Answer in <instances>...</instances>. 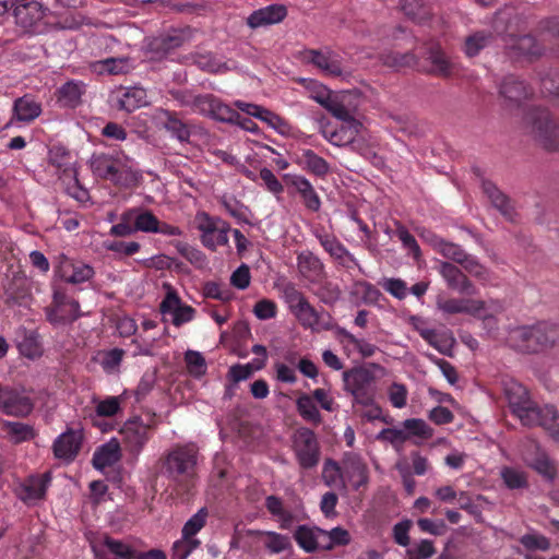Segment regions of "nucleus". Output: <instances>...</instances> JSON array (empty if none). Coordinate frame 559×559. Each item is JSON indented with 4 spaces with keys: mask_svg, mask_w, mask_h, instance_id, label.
Listing matches in <instances>:
<instances>
[{
    "mask_svg": "<svg viewBox=\"0 0 559 559\" xmlns=\"http://www.w3.org/2000/svg\"><path fill=\"white\" fill-rule=\"evenodd\" d=\"M138 212V209H132L121 215V222L114 225L110 228V234L116 237H126L130 236L136 231L134 225L132 226L130 222L133 219L134 214Z\"/></svg>",
    "mask_w": 559,
    "mask_h": 559,
    "instance_id": "nucleus-59",
    "label": "nucleus"
},
{
    "mask_svg": "<svg viewBox=\"0 0 559 559\" xmlns=\"http://www.w3.org/2000/svg\"><path fill=\"white\" fill-rule=\"evenodd\" d=\"M206 516V510L201 509L191 519H189L183 525L182 538L189 539V537H193L205 525Z\"/></svg>",
    "mask_w": 559,
    "mask_h": 559,
    "instance_id": "nucleus-60",
    "label": "nucleus"
},
{
    "mask_svg": "<svg viewBox=\"0 0 559 559\" xmlns=\"http://www.w3.org/2000/svg\"><path fill=\"white\" fill-rule=\"evenodd\" d=\"M150 429L151 426L145 425L140 417L128 419L123 424L120 433L126 447L131 453L138 454L141 452L150 439Z\"/></svg>",
    "mask_w": 559,
    "mask_h": 559,
    "instance_id": "nucleus-14",
    "label": "nucleus"
},
{
    "mask_svg": "<svg viewBox=\"0 0 559 559\" xmlns=\"http://www.w3.org/2000/svg\"><path fill=\"white\" fill-rule=\"evenodd\" d=\"M164 128L168 132H170L178 141L189 142V139L191 136L189 126L185 123L181 119H179L176 112L164 110Z\"/></svg>",
    "mask_w": 559,
    "mask_h": 559,
    "instance_id": "nucleus-40",
    "label": "nucleus"
},
{
    "mask_svg": "<svg viewBox=\"0 0 559 559\" xmlns=\"http://www.w3.org/2000/svg\"><path fill=\"white\" fill-rule=\"evenodd\" d=\"M528 405L520 408L514 415L520 419L522 425L526 427H536L540 424V416L544 407H539L534 401L527 403Z\"/></svg>",
    "mask_w": 559,
    "mask_h": 559,
    "instance_id": "nucleus-48",
    "label": "nucleus"
},
{
    "mask_svg": "<svg viewBox=\"0 0 559 559\" xmlns=\"http://www.w3.org/2000/svg\"><path fill=\"white\" fill-rule=\"evenodd\" d=\"M420 336L433 346L439 353L445 356H453L452 349L455 340L447 333H438L432 329H424L419 331Z\"/></svg>",
    "mask_w": 559,
    "mask_h": 559,
    "instance_id": "nucleus-33",
    "label": "nucleus"
},
{
    "mask_svg": "<svg viewBox=\"0 0 559 559\" xmlns=\"http://www.w3.org/2000/svg\"><path fill=\"white\" fill-rule=\"evenodd\" d=\"M90 67L91 70L98 75L127 74L133 69L130 57H107L92 62Z\"/></svg>",
    "mask_w": 559,
    "mask_h": 559,
    "instance_id": "nucleus-24",
    "label": "nucleus"
},
{
    "mask_svg": "<svg viewBox=\"0 0 559 559\" xmlns=\"http://www.w3.org/2000/svg\"><path fill=\"white\" fill-rule=\"evenodd\" d=\"M438 308L449 314H455V313L476 314L480 310L485 309V301L450 298V299H445V300H439Z\"/></svg>",
    "mask_w": 559,
    "mask_h": 559,
    "instance_id": "nucleus-29",
    "label": "nucleus"
},
{
    "mask_svg": "<svg viewBox=\"0 0 559 559\" xmlns=\"http://www.w3.org/2000/svg\"><path fill=\"white\" fill-rule=\"evenodd\" d=\"M283 180L287 186H292L296 189V191L302 198L304 204L308 210L312 212H318L320 210V198L307 178L298 175L287 174L283 176Z\"/></svg>",
    "mask_w": 559,
    "mask_h": 559,
    "instance_id": "nucleus-21",
    "label": "nucleus"
},
{
    "mask_svg": "<svg viewBox=\"0 0 559 559\" xmlns=\"http://www.w3.org/2000/svg\"><path fill=\"white\" fill-rule=\"evenodd\" d=\"M84 440L83 430L69 428L52 444L55 457L71 463L79 455Z\"/></svg>",
    "mask_w": 559,
    "mask_h": 559,
    "instance_id": "nucleus-10",
    "label": "nucleus"
},
{
    "mask_svg": "<svg viewBox=\"0 0 559 559\" xmlns=\"http://www.w3.org/2000/svg\"><path fill=\"white\" fill-rule=\"evenodd\" d=\"M322 479L329 487L333 486L337 479L341 480L342 488H346L342 466L333 459H326L323 464Z\"/></svg>",
    "mask_w": 559,
    "mask_h": 559,
    "instance_id": "nucleus-51",
    "label": "nucleus"
},
{
    "mask_svg": "<svg viewBox=\"0 0 559 559\" xmlns=\"http://www.w3.org/2000/svg\"><path fill=\"white\" fill-rule=\"evenodd\" d=\"M32 400L11 388L0 385V412L16 417H26L32 413Z\"/></svg>",
    "mask_w": 559,
    "mask_h": 559,
    "instance_id": "nucleus-13",
    "label": "nucleus"
},
{
    "mask_svg": "<svg viewBox=\"0 0 559 559\" xmlns=\"http://www.w3.org/2000/svg\"><path fill=\"white\" fill-rule=\"evenodd\" d=\"M536 143L549 153L559 152V122L545 107H532L524 117Z\"/></svg>",
    "mask_w": 559,
    "mask_h": 559,
    "instance_id": "nucleus-3",
    "label": "nucleus"
},
{
    "mask_svg": "<svg viewBox=\"0 0 559 559\" xmlns=\"http://www.w3.org/2000/svg\"><path fill=\"white\" fill-rule=\"evenodd\" d=\"M320 243L322 247L331 254V257L341 261L343 265H346L345 258L349 261L355 262L354 257L345 249V247L337 241L334 236L331 235H320L318 236Z\"/></svg>",
    "mask_w": 559,
    "mask_h": 559,
    "instance_id": "nucleus-43",
    "label": "nucleus"
},
{
    "mask_svg": "<svg viewBox=\"0 0 559 559\" xmlns=\"http://www.w3.org/2000/svg\"><path fill=\"white\" fill-rule=\"evenodd\" d=\"M361 126H354V123H342V126L332 131L328 132L325 129H322V135L333 145L335 146H346L355 145L356 141L358 140L356 136L359 133Z\"/></svg>",
    "mask_w": 559,
    "mask_h": 559,
    "instance_id": "nucleus-28",
    "label": "nucleus"
},
{
    "mask_svg": "<svg viewBox=\"0 0 559 559\" xmlns=\"http://www.w3.org/2000/svg\"><path fill=\"white\" fill-rule=\"evenodd\" d=\"M187 368L194 377H202L206 373V362L201 353L187 350L185 354Z\"/></svg>",
    "mask_w": 559,
    "mask_h": 559,
    "instance_id": "nucleus-55",
    "label": "nucleus"
},
{
    "mask_svg": "<svg viewBox=\"0 0 559 559\" xmlns=\"http://www.w3.org/2000/svg\"><path fill=\"white\" fill-rule=\"evenodd\" d=\"M493 39L491 32L479 31L465 39V53L468 57H475L481 49L487 47Z\"/></svg>",
    "mask_w": 559,
    "mask_h": 559,
    "instance_id": "nucleus-46",
    "label": "nucleus"
},
{
    "mask_svg": "<svg viewBox=\"0 0 559 559\" xmlns=\"http://www.w3.org/2000/svg\"><path fill=\"white\" fill-rule=\"evenodd\" d=\"M200 449L194 442L174 444L159 459L168 479L189 490L197 477Z\"/></svg>",
    "mask_w": 559,
    "mask_h": 559,
    "instance_id": "nucleus-1",
    "label": "nucleus"
},
{
    "mask_svg": "<svg viewBox=\"0 0 559 559\" xmlns=\"http://www.w3.org/2000/svg\"><path fill=\"white\" fill-rule=\"evenodd\" d=\"M353 294H361L365 304H377L382 296L381 292L374 285L366 281L355 282Z\"/></svg>",
    "mask_w": 559,
    "mask_h": 559,
    "instance_id": "nucleus-58",
    "label": "nucleus"
},
{
    "mask_svg": "<svg viewBox=\"0 0 559 559\" xmlns=\"http://www.w3.org/2000/svg\"><path fill=\"white\" fill-rule=\"evenodd\" d=\"M265 535L267 537L265 547L271 552L278 554L292 548V543L288 536L275 532H265Z\"/></svg>",
    "mask_w": 559,
    "mask_h": 559,
    "instance_id": "nucleus-62",
    "label": "nucleus"
},
{
    "mask_svg": "<svg viewBox=\"0 0 559 559\" xmlns=\"http://www.w3.org/2000/svg\"><path fill=\"white\" fill-rule=\"evenodd\" d=\"M404 428L407 430L408 438L416 436L423 439H430L433 436V429L419 418H409L404 420Z\"/></svg>",
    "mask_w": 559,
    "mask_h": 559,
    "instance_id": "nucleus-54",
    "label": "nucleus"
},
{
    "mask_svg": "<svg viewBox=\"0 0 559 559\" xmlns=\"http://www.w3.org/2000/svg\"><path fill=\"white\" fill-rule=\"evenodd\" d=\"M95 559H131L134 549L131 545L105 534L102 538L91 542Z\"/></svg>",
    "mask_w": 559,
    "mask_h": 559,
    "instance_id": "nucleus-9",
    "label": "nucleus"
},
{
    "mask_svg": "<svg viewBox=\"0 0 559 559\" xmlns=\"http://www.w3.org/2000/svg\"><path fill=\"white\" fill-rule=\"evenodd\" d=\"M298 164L302 165L304 169L319 178H324L330 173L329 163L312 150H305Z\"/></svg>",
    "mask_w": 559,
    "mask_h": 559,
    "instance_id": "nucleus-36",
    "label": "nucleus"
},
{
    "mask_svg": "<svg viewBox=\"0 0 559 559\" xmlns=\"http://www.w3.org/2000/svg\"><path fill=\"white\" fill-rule=\"evenodd\" d=\"M501 478L507 488L511 490L528 487L526 474L513 467H503L501 469Z\"/></svg>",
    "mask_w": 559,
    "mask_h": 559,
    "instance_id": "nucleus-52",
    "label": "nucleus"
},
{
    "mask_svg": "<svg viewBox=\"0 0 559 559\" xmlns=\"http://www.w3.org/2000/svg\"><path fill=\"white\" fill-rule=\"evenodd\" d=\"M287 15V9L284 4H270L265 8L253 11L247 19V24L251 28H258L282 22Z\"/></svg>",
    "mask_w": 559,
    "mask_h": 559,
    "instance_id": "nucleus-22",
    "label": "nucleus"
},
{
    "mask_svg": "<svg viewBox=\"0 0 559 559\" xmlns=\"http://www.w3.org/2000/svg\"><path fill=\"white\" fill-rule=\"evenodd\" d=\"M260 120L266 122L271 128L276 130L282 135H288L292 131V126L284 118L269 109H265Z\"/></svg>",
    "mask_w": 559,
    "mask_h": 559,
    "instance_id": "nucleus-63",
    "label": "nucleus"
},
{
    "mask_svg": "<svg viewBox=\"0 0 559 559\" xmlns=\"http://www.w3.org/2000/svg\"><path fill=\"white\" fill-rule=\"evenodd\" d=\"M145 105H147L145 90L142 87H131L117 99L116 107L120 110L132 112Z\"/></svg>",
    "mask_w": 559,
    "mask_h": 559,
    "instance_id": "nucleus-34",
    "label": "nucleus"
},
{
    "mask_svg": "<svg viewBox=\"0 0 559 559\" xmlns=\"http://www.w3.org/2000/svg\"><path fill=\"white\" fill-rule=\"evenodd\" d=\"M120 443L116 438L102 444L94 452L92 464L97 471H104L106 467L112 466L121 460Z\"/></svg>",
    "mask_w": 559,
    "mask_h": 559,
    "instance_id": "nucleus-23",
    "label": "nucleus"
},
{
    "mask_svg": "<svg viewBox=\"0 0 559 559\" xmlns=\"http://www.w3.org/2000/svg\"><path fill=\"white\" fill-rule=\"evenodd\" d=\"M53 302L56 305V308L51 310L49 313H56L59 310H64V308H71L72 314H70L68 318L79 319L81 317L79 301L73 298H69L66 294L55 293Z\"/></svg>",
    "mask_w": 559,
    "mask_h": 559,
    "instance_id": "nucleus-56",
    "label": "nucleus"
},
{
    "mask_svg": "<svg viewBox=\"0 0 559 559\" xmlns=\"http://www.w3.org/2000/svg\"><path fill=\"white\" fill-rule=\"evenodd\" d=\"M189 38L185 29H170L167 33L154 37L147 45V52L151 59L160 60L170 52L181 47Z\"/></svg>",
    "mask_w": 559,
    "mask_h": 559,
    "instance_id": "nucleus-8",
    "label": "nucleus"
},
{
    "mask_svg": "<svg viewBox=\"0 0 559 559\" xmlns=\"http://www.w3.org/2000/svg\"><path fill=\"white\" fill-rule=\"evenodd\" d=\"M294 450L301 468L310 469L319 463L320 447L311 429L302 427L296 431Z\"/></svg>",
    "mask_w": 559,
    "mask_h": 559,
    "instance_id": "nucleus-4",
    "label": "nucleus"
},
{
    "mask_svg": "<svg viewBox=\"0 0 559 559\" xmlns=\"http://www.w3.org/2000/svg\"><path fill=\"white\" fill-rule=\"evenodd\" d=\"M380 61L383 66L396 71L418 66L419 59L413 52L385 51L380 55Z\"/></svg>",
    "mask_w": 559,
    "mask_h": 559,
    "instance_id": "nucleus-31",
    "label": "nucleus"
},
{
    "mask_svg": "<svg viewBox=\"0 0 559 559\" xmlns=\"http://www.w3.org/2000/svg\"><path fill=\"white\" fill-rule=\"evenodd\" d=\"M194 66L205 72L218 73L222 70H228L225 62L219 61L212 52H195L191 55Z\"/></svg>",
    "mask_w": 559,
    "mask_h": 559,
    "instance_id": "nucleus-42",
    "label": "nucleus"
},
{
    "mask_svg": "<svg viewBox=\"0 0 559 559\" xmlns=\"http://www.w3.org/2000/svg\"><path fill=\"white\" fill-rule=\"evenodd\" d=\"M294 538L297 544L307 552H313L319 548L314 531L307 525L297 526Z\"/></svg>",
    "mask_w": 559,
    "mask_h": 559,
    "instance_id": "nucleus-50",
    "label": "nucleus"
},
{
    "mask_svg": "<svg viewBox=\"0 0 559 559\" xmlns=\"http://www.w3.org/2000/svg\"><path fill=\"white\" fill-rule=\"evenodd\" d=\"M488 503L487 499L478 495L475 499H472L465 492H461L459 497V504L462 510L468 512L478 523H483V510L484 504Z\"/></svg>",
    "mask_w": 559,
    "mask_h": 559,
    "instance_id": "nucleus-45",
    "label": "nucleus"
},
{
    "mask_svg": "<svg viewBox=\"0 0 559 559\" xmlns=\"http://www.w3.org/2000/svg\"><path fill=\"white\" fill-rule=\"evenodd\" d=\"M193 106L201 114L225 123L233 122L239 117L238 111L234 110L212 94L195 96L193 98Z\"/></svg>",
    "mask_w": 559,
    "mask_h": 559,
    "instance_id": "nucleus-6",
    "label": "nucleus"
},
{
    "mask_svg": "<svg viewBox=\"0 0 559 559\" xmlns=\"http://www.w3.org/2000/svg\"><path fill=\"white\" fill-rule=\"evenodd\" d=\"M538 426L547 430L551 436H559V413L554 406H545Z\"/></svg>",
    "mask_w": 559,
    "mask_h": 559,
    "instance_id": "nucleus-57",
    "label": "nucleus"
},
{
    "mask_svg": "<svg viewBox=\"0 0 559 559\" xmlns=\"http://www.w3.org/2000/svg\"><path fill=\"white\" fill-rule=\"evenodd\" d=\"M133 221L136 231L156 233L157 227H159L158 218L151 211H141L138 209V212L133 216Z\"/></svg>",
    "mask_w": 559,
    "mask_h": 559,
    "instance_id": "nucleus-53",
    "label": "nucleus"
},
{
    "mask_svg": "<svg viewBox=\"0 0 559 559\" xmlns=\"http://www.w3.org/2000/svg\"><path fill=\"white\" fill-rule=\"evenodd\" d=\"M82 93L81 84L69 81L58 90V102L66 107L74 108L81 103Z\"/></svg>",
    "mask_w": 559,
    "mask_h": 559,
    "instance_id": "nucleus-44",
    "label": "nucleus"
},
{
    "mask_svg": "<svg viewBox=\"0 0 559 559\" xmlns=\"http://www.w3.org/2000/svg\"><path fill=\"white\" fill-rule=\"evenodd\" d=\"M439 272L450 289L456 290L460 294H476L474 284L455 264L443 261L440 263Z\"/></svg>",
    "mask_w": 559,
    "mask_h": 559,
    "instance_id": "nucleus-18",
    "label": "nucleus"
},
{
    "mask_svg": "<svg viewBox=\"0 0 559 559\" xmlns=\"http://www.w3.org/2000/svg\"><path fill=\"white\" fill-rule=\"evenodd\" d=\"M384 368L379 364L370 362L368 366L354 367L344 371L345 390H362L373 388L378 376L383 374Z\"/></svg>",
    "mask_w": 559,
    "mask_h": 559,
    "instance_id": "nucleus-7",
    "label": "nucleus"
},
{
    "mask_svg": "<svg viewBox=\"0 0 559 559\" xmlns=\"http://www.w3.org/2000/svg\"><path fill=\"white\" fill-rule=\"evenodd\" d=\"M3 431L10 437L13 443H21L32 440L35 437L34 428L20 421H4L2 424Z\"/></svg>",
    "mask_w": 559,
    "mask_h": 559,
    "instance_id": "nucleus-41",
    "label": "nucleus"
},
{
    "mask_svg": "<svg viewBox=\"0 0 559 559\" xmlns=\"http://www.w3.org/2000/svg\"><path fill=\"white\" fill-rule=\"evenodd\" d=\"M401 7L405 15L417 23L429 20L432 14L427 0H401Z\"/></svg>",
    "mask_w": 559,
    "mask_h": 559,
    "instance_id": "nucleus-37",
    "label": "nucleus"
},
{
    "mask_svg": "<svg viewBox=\"0 0 559 559\" xmlns=\"http://www.w3.org/2000/svg\"><path fill=\"white\" fill-rule=\"evenodd\" d=\"M504 393L513 414L532 401L527 389L515 381L506 384Z\"/></svg>",
    "mask_w": 559,
    "mask_h": 559,
    "instance_id": "nucleus-35",
    "label": "nucleus"
},
{
    "mask_svg": "<svg viewBox=\"0 0 559 559\" xmlns=\"http://www.w3.org/2000/svg\"><path fill=\"white\" fill-rule=\"evenodd\" d=\"M342 472L343 475L346 474V476L353 480V488L355 490L368 484V467L360 455L356 453L347 452L344 454L342 459Z\"/></svg>",
    "mask_w": 559,
    "mask_h": 559,
    "instance_id": "nucleus-17",
    "label": "nucleus"
},
{
    "mask_svg": "<svg viewBox=\"0 0 559 559\" xmlns=\"http://www.w3.org/2000/svg\"><path fill=\"white\" fill-rule=\"evenodd\" d=\"M349 96L350 94L346 92L334 95L325 109L344 123L361 126V122L354 117L355 107L352 108L347 102Z\"/></svg>",
    "mask_w": 559,
    "mask_h": 559,
    "instance_id": "nucleus-26",
    "label": "nucleus"
},
{
    "mask_svg": "<svg viewBox=\"0 0 559 559\" xmlns=\"http://www.w3.org/2000/svg\"><path fill=\"white\" fill-rule=\"evenodd\" d=\"M13 15L16 23L21 26L32 27L35 23L44 17L45 12L40 2L32 0V2L17 4L13 9Z\"/></svg>",
    "mask_w": 559,
    "mask_h": 559,
    "instance_id": "nucleus-27",
    "label": "nucleus"
},
{
    "mask_svg": "<svg viewBox=\"0 0 559 559\" xmlns=\"http://www.w3.org/2000/svg\"><path fill=\"white\" fill-rule=\"evenodd\" d=\"M288 297L290 301H296L294 311L301 325L314 330L316 325L321 324L322 314L309 304L302 293L292 287Z\"/></svg>",
    "mask_w": 559,
    "mask_h": 559,
    "instance_id": "nucleus-19",
    "label": "nucleus"
},
{
    "mask_svg": "<svg viewBox=\"0 0 559 559\" xmlns=\"http://www.w3.org/2000/svg\"><path fill=\"white\" fill-rule=\"evenodd\" d=\"M527 27L526 17L513 7L506 5L498 10L492 19V28L499 36L515 38L518 34Z\"/></svg>",
    "mask_w": 559,
    "mask_h": 559,
    "instance_id": "nucleus-5",
    "label": "nucleus"
},
{
    "mask_svg": "<svg viewBox=\"0 0 559 559\" xmlns=\"http://www.w3.org/2000/svg\"><path fill=\"white\" fill-rule=\"evenodd\" d=\"M58 275L67 283L80 284L94 276V269L82 262H74L66 255H60L57 269Z\"/></svg>",
    "mask_w": 559,
    "mask_h": 559,
    "instance_id": "nucleus-15",
    "label": "nucleus"
},
{
    "mask_svg": "<svg viewBox=\"0 0 559 559\" xmlns=\"http://www.w3.org/2000/svg\"><path fill=\"white\" fill-rule=\"evenodd\" d=\"M467 273L478 280L486 281L489 277L488 270L478 262L474 257L467 254L460 264Z\"/></svg>",
    "mask_w": 559,
    "mask_h": 559,
    "instance_id": "nucleus-64",
    "label": "nucleus"
},
{
    "mask_svg": "<svg viewBox=\"0 0 559 559\" xmlns=\"http://www.w3.org/2000/svg\"><path fill=\"white\" fill-rule=\"evenodd\" d=\"M511 40L512 44H508L507 48L516 56L525 57L531 61L539 59L545 52L543 45L530 34L515 36V38Z\"/></svg>",
    "mask_w": 559,
    "mask_h": 559,
    "instance_id": "nucleus-25",
    "label": "nucleus"
},
{
    "mask_svg": "<svg viewBox=\"0 0 559 559\" xmlns=\"http://www.w3.org/2000/svg\"><path fill=\"white\" fill-rule=\"evenodd\" d=\"M520 543L530 551H547L550 548V540L540 534H525L520 538Z\"/></svg>",
    "mask_w": 559,
    "mask_h": 559,
    "instance_id": "nucleus-61",
    "label": "nucleus"
},
{
    "mask_svg": "<svg viewBox=\"0 0 559 559\" xmlns=\"http://www.w3.org/2000/svg\"><path fill=\"white\" fill-rule=\"evenodd\" d=\"M296 404L298 413L304 419L311 421L314 425H319L321 423V414L309 395L302 394L297 399Z\"/></svg>",
    "mask_w": 559,
    "mask_h": 559,
    "instance_id": "nucleus-49",
    "label": "nucleus"
},
{
    "mask_svg": "<svg viewBox=\"0 0 559 559\" xmlns=\"http://www.w3.org/2000/svg\"><path fill=\"white\" fill-rule=\"evenodd\" d=\"M423 58L430 63V68L425 70L427 74L442 79L452 76L454 64L438 43H427L424 46Z\"/></svg>",
    "mask_w": 559,
    "mask_h": 559,
    "instance_id": "nucleus-12",
    "label": "nucleus"
},
{
    "mask_svg": "<svg viewBox=\"0 0 559 559\" xmlns=\"http://www.w3.org/2000/svg\"><path fill=\"white\" fill-rule=\"evenodd\" d=\"M306 55L310 63L329 75L343 76L346 73L343 69L340 56L331 49H326L325 51L309 49L306 50Z\"/></svg>",
    "mask_w": 559,
    "mask_h": 559,
    "instance_id": "nucleus-16",
    "label": "nucleus"
},
{
    "mask_svg": "<svg viewBox=\"0 0 559 559\" xmlns=\"http://www.w3.org/2000/svg\"><path fill=\"white\" fill-rule=\"evenodd\" d=\"M483 189L492 206L497 209L507 221L511 223L518 222L519 214L507 194L499 190L491 181H484Z\"/></svg>",
    "mask_w": 559,
    "mask_h": 559,
    "instance_id": "nucleus-20",
    "label": "nucleus"
},
{
    "mask_svg": "<svg viewBox=\"0 0 559 559\" xmlns=\"http://www.w3.org/2000/svg\"><path fill=\"white\" fill-rule=\"evenodd\" d=\"M41 114V106L29 95H24L14 100L13 116L22 122H31Z\"/></svg>",
    "mask_w": 559,
    "mask_h": 559,
    "instance_id": "nucleus-30",
    "label": "nucleus"
},
{
    "mask_svg": "<svg viewBox=\"0 0 559 559\" xmlns=\"http://www.w3.org/2000/svg\"><path fill=\"white\" fill-rule=\"evenodd\" d=\"M51 481L50 472L44 473L40 477H31L28 483L25 485L24 490L26 492V499H41L44 498L47 487Z\"/></svg>",
    "mask_w": 559,
    "mask_h": 559,
    "instance_id": "nucleus-47",
    "label": "nucleus"
},
{
    "mask_svg": "<svg viewBox=\"0 0 559 559\" xmlns=\"http://www.w3.org/2000/svg\"><path fill=\"white\" fill-rule=\"evenodd\" d=\"M90 164L93 174L102 179H114V177L119 173L115 160L106 154H94L91 157Z\"/></svg>",
    "mask_w": 559,
    "mask_h": 559,
    "instance_id": "nucleus-38",
    "label": "nucleus"
},
{
    "mask_svg": "<svg viewBox=\"0 0 559 559\" xmlns=\"http://www.w3.org/2000/svg\"><path fill=\"white\" fill-rule=\"evenodd\" d=\"M198 223V229L202 233L201 242L204 247L212 251L216 250V243L214 242V234L217 230V223L219 219H214L207 213L201 212L195 216Z\"/></svg>",
    "mask_w": 559,
    "mask_h": 559,
    "instance_id": "nucleus-32",
    "label": "nucleus"
},
{
    "mask_svg": "<svg viewBox=\"0 0 559 559\" xmlns=\"http://www.w3.org/2000/svg\"><path fill=\"white\" fill-rule=\"evenodd\" d=\"M300 274L306 278L319 277L323 272V264L311 251H304L297 258Z\"/></svg>",
    "mask_w": 559,
    "mask_h": 559,
    "instance_id": "nucleus-39",
    "label": "nucleus"
},
{
    "mask_svg": "<svg viewBox=\"0 0 559 559\" xmlns=\"http://www.w3.org/2000/svg\"><path fill=\"white\" fill-rule=\"evenodd\" d=\"M508 343L522 354H538L559 345V325L551 322H538L510 331Z\"/></svg>",
    "mask_w": 559,
    "mask_h": 559,
    "instance_id": "nucleus-2",
    "label": "nucleus"
},
{
    "mask_svg": "<svg viewBox=\"0 0 559 559\" xmlns=\"http://www.w3.org/2000/svg\"><path fill=\"white\" fill-rule=\"evenodd\" d=\"M499 94L507 106L520 107L523 102L533 95L532 87L521 78L509 74L504 76L499 86Z\"/></svg>",
    "mask_w": 559,
    "mask_h": 559,
    "instance_id": "nucleus-11",
    "label": "nucleus"
}]
</instances>
